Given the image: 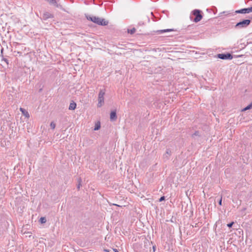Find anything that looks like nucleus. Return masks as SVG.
<instances>
[{"label": "nucleus", "mask_w": 252, "mask_h": 252, "mask_svg": "<svg viewBox=\"0 0 252 252\" xmlns=\"http://www.w3.org/2000/svg\"><path fill=\"white\" fill-rule=\"evenodd\" d=\"M87 19L101 26H106L108 24V21H106L103 18L94 16H88Z\"/></svg>", "instance_id": "nucleus-1"}, {"label": "nucleus", "mask_w": 252, "mask_h": 252, "mask_svg": "<svg viewBox=\"0 0 252 252\" xmlns=\"http://www.w3.org/2000/svg\"><path fill=\"white\" fill-rule=\"evenodd\" d=\"M190 18L195 23L199 22L202 18L201 11L198 9L193 10L190 16Z\"/></svg>", "instance_id": "nucleus-2"}, {"label": "nucleus", "mask_w": 252, "mask_h": 252, "mask_svg": "<svg viewBox=\"0 0 252 252\" xmlns=\"http://www.w3.org/2000/svg\"><path fill=\"white\" fill-rule=\"evenodd\" d=\"M216 57L222 60H231L233 59L234 57L242 58L243 56L241 55L236 57V56H233L231 54L229 53H225L222 54H219Z\"/></svg>", "instance_id": "nucleus-3"}, {"label": "nucleus", "mask_w": 252, "mask_h": 252, "mask_svg": "<svg viewBox=\"0 0 252 252\" xmlns=\"http://www.w3.org/2000/svg\"><path fill=\"white\" fill-rule=\"evenodd\" d=\"M251 23V20L249 19L244 20L242 21L238 22L235 26V28L242 29L248 27Z\"/></svg>", "instance_id": "nucleus-4"}, {"label": "nucleus", "mask_w": 252, "mask_h": 252, "mask_svg": "<svg viewBox=\"0 0 252 252\" xmlns=\"http://www.w3.org/2000/svg\"><path fill=\"white\" fill-rule=\"evenodd\" d=\"M105 91L103 90H100L98 94L97 106L100 107L104 103V95Z\"/></svg>", "instance_id": "nucleus-5"}, {"label": "nucleus", "mask_w": 252, "mask_h": 252, "mask_svg": "<svg viewBox=\"0 0 252 252\" xmlns=\"http://www.w3.org/2000/svg\"><path fill=\"white\" fill-rule=\"evenodd\" d=\"M252 12V6L249 8H243L236 11L237 13H249Z\"/></svg>", "instance_id": "nucleus-6"}, {"label": "nucleus", "mask_w": 252, "mask_h": 252, "mask_svg": "<svg viewBox=\"0 0 252 252\" xmlns=\"http://www.w3.org/2000/svg\"><path fill=\"white\" fill-rule=\"evenodd\" d=\"M54 18V15L52 13L48 12H45L42 15V19L43 20H47L48 19H52Z\"/></svg>", "instance_id": "nucleus-7"}, {"label": "nucleus", "mask_w": 252, "mask_h": 252, "mask_svg": "<svg viewBox=\"0 0 252 252\" xmlns=\"http://www.w3.org/2000/svg\"><path fill=\"white\" fill-rule=\"evenodd\" d=\"M46 1H47L48 3L52 6H54L57 8H61L62 5L60 4H59L58 3V1L57 0H45Z\"/></svg>", "instance_id": "nucleus-8"}, {"label": "nucleus", "mask_w": 252, "mask_h": 252, "mask_svg": "<svg viewBox=\"0 0 252 252\" xmlns=\"http://www.w3.org/2000/svg\"><path fill=\"white\" fill-rule=\"evenodd\" d=\"M172 152L171 150L167 149L165 153L163 155V158L165 159H168L169 157L171 155Z\"/></svg>", "instance_id": "nucleus-9"}, {"label": "nucleus", "mask_w": 252, "mask_h": 252, "mask_svg": "<svg viewBox=\"0 0 252 252\" xmlns=\"http://www.w3.org/2000/svg\"><path fill=\"white\" fill-rule=\"evenodd\" d=\"M117 114L116 111H113L110 113V119L111 121H115L117 119Z\"/></svg>", "instance_id": "nucleus-10"}, {"label": "nucleus", "mask_w": 252, "mask_h": 252, "mask_svg": "<svg viewBox=\"0 0 252 252\" xmlns=\"http://www.w3.org/2000/svg\"><path fill=\"white\" fill-rule=\"evenodd\" d=\"M20 111H21L22 113L27 118L30 117V115L28 111H27L26 110H25L24 108H20Z\"/></svg>", "instance_id": "nucleus-11"}, {"label": "nucleus", "mask_w": 252, "mask_h": 252, "mask_svg": "<svg viewBox=\"0 0 252 252\" xmlns=\"http://www.w3.org/2000/svg\"><path fill=\"white\" fill-rule=\"evenodd\" d=\"M76 104L73 102L72 103H70L69 106V110H74L76 108Z\"/></svg>", "instance_id": "nucleus-12"}, {"label": "nucleus", "mask_w": 252, "mask_h": 252, "mask_svg": "<svg viewBox=\"0 0 252 252\" xmlns=\"http://www.w3.org/2000/svg\"><path fill=\"white\" fill-rule=\"evenodd\" d=\"M172 31H173L172 29H165V30H158L157 31V32H158V33H163L165 32H171Z\"/></svg>", "instance_id": "nucleus-13"}, {"label": "nucleus", "mask_w": 252, "mask_h": 252, "mask_svg": "<svg viewBox=\"0 0 252 252\" xmlns=\"http://www.w3.org/2000/svg\"><path fill=\"white\" fill-rule=\"evenodd\" d=\"M252 108V102L247 106L242 109V111H246Z\"/></svg>", "instance_id": "nucleus-14"}, {"label": "nucleus", "mask_w": 252, "mask_h": 252, "mask_svg": "<svg viewBox=\"0 0 252 252\" xmlns=\"http://www.w3.org/2000/svg\"><path fill=\"white\" fill-rule=\"evenodd\" d=\"M117 47L120 49H125L126 46L125 44L119 43L117 45Z\"/></svg>", "instance_id": "nucleus-15"}, {"label": "nucleus", "mask_w": 252, "mask_h": 252, "mask_svg": "<svg viewBox=\"0 0 252 252\" xmlns=\"http://www.w3.org/2000/svg\"><path fill=\"white\" fill-rule=\"evenodd\" d=\"M100 123L98 122L97 123H96L95 124L94 128V130H98L100 128Z\"/></svg>", "instance_id": "nucleus-16"}, {"label": "nucleus", "mask_w": 252, "mask_h": 252, "mask_svg": "<svg viewBox=\"0 0 252 252\" xmlns=\"http://www.w3.org/2000/svg\"><path fill=\"white\" fill-rule=\"evenodd\" d=\"M135 31H136V29L134 28H132L131 30H127V32L131 34H133L135 32Z\"/></svg>", "instance_id": "nucleus-17"}, {"label": "nucleus", "mask_w": 252, "mask_h": 252, "mask_svg": "<svg viewBox=\"0 0 252 252\" xmlns=\"http://www.w3.org/2000/svg\"><path fill=\"white\" fill-rule=\"evenodd\" d=\"M40 221L41 223H45L46 221V219L44 217H41L40 219Z\"/></svg>", "instance_id": "nucleus-18"}, {"label": "nucleus", "mask_w": 252, "mask_h": 252, "mask_svg": "<svg viewBox=\"0 0 252 252\" xmlns=\"http://www.w3.org/2000/svg\"><path fill=\"white\" fill-rule=\"evenodd\" d=\"M50 126L52 129H54L56 127V124L53 122H52L50 124Z\"/></svg>", "instance_id": "nucleus-19"}, {"label": "nucleus", "mask_w": 252, "mask_h": 252, "mask_svg": "<svg viewBox=\"0 0 252 252\" xmlns=\"http://www.w3.org/2000/svg\"><path fill=\"white\" fill-rule=\"evenodd\" d=\"M165 200V196H161V197L159 198V202H161V201H163V200Z\"/></svg>", "instance_id": "nucleus-20"}, {"label": "nucleus", "mask_w": 252, "mask_h": 252, "mask_svg": "<svg viewBox=\"0 0 252 252\" xmlns=\"http://www.w3.org/2000/svg\"><path fill=\"white\" fill-rule=\"evenodd\" d=\"M234 224V222H231L228 224H227V226L229 228L231 227L233 225V224Z\"/></svg>", "instance_id": "nucleus-21"}, {"label": "nucleus", "mask_w": 252, "mask_h": 252, "mask_svg": "<svg viewBox=\"0 0 252 252\" xmlns=\"http://www.w3.org/2000/svg\"><path fill=\"white\" fill-rule=\"evenodd\" d=\"M199 132L198 131H195V132H194V133L192 135V136H193L194 135L198 136V135H199Z\"/></svg>", "instance_id": "nucleus-22"}, {"label": "nucleus", "mask_w": 252, "mask_h": 252, "mask_svg": "<svg viewBox=\"0 0 252 252\" xmlns=\"http://www.w3.org/2000/svg\"><path fill=\"white\" fill-rule=\"evenodd\" d=\"M219 204L220 205H221V204H222V197H221L220 199L219 200Z\"/></svg>", "instance_id": "nucleus-23"}, {"label": "nucleus", "mask_w": 252, "mask_h": 252, "mask_svg": "<svg viewBox=\"0 0 252 252\" xmlns=\"http://www.w3.org/2000/svg\"><path fill=\"white\" fill-rule=\"evenodd\" d=\"M104 252H110V250H108V249H104Z\"/></svg>", "instance_id": "nucleus-24"}, {"label": "nucleus", "mask_w": 252, "mask_h": 252, "mask_svg": "<svg viewBox=\"0 0 252 252\" xmlns=\"http://www.w3.org/2000/svg\"><path fill=\"white\" fill-rule=\"evenodd\" d=\"M156 246H153V251H154V252L155 251V250H156Z\"/></svg>", "instance_id": "nucleus-25"}, {"label": "nucleus", "mask_w": 252, "mask_h": 252, "mask_svg": "<svg viewBox=\"0 0 252 252\" xmlns=\"http://www.w3.org/2000/svg\"><path fill=\"white\" fill-rule=\"evenodd\" d=\"M113 251H114L115 252H119V251H118V250L116 249H113Z\"/></svg>", "instance_id": "nucleus-26"}, {"label": "nucleus", "mask_w": 252, "mask_h": 252, "mask_svg": "<svg viewBox=\"0 0 252 252\" xmlns=\"http://www.w3.org/2000/svg\"><path fill=\"white\" fill-rule=\"evenodd\" d=\"M146 19H147V21H148V22H150V19H149V17H146Z\"/></svg>", "instance_id": "nucleus-27"}, {"label": "nucleus", "mask_w": 252, "mask_h": 252, "mask_svg": "<svg viewBox=\"0 0 252 252\" xmlns=\"http://www.w3.org/2000/svg\"><path fill=\"white\" fill-rule=\"evenodd\" d=\"M81 186V184L80 183H79L78 185V187H77V188L79 189L80 188V186Z\"/></svg>", "instance_id": "nucleus-28"}, {"label": "nucleus", "mask_w": 252, "mask_h": 252, "mask_svg": "<svg viewBox=\"0 0 252 252\" xmlns=\"http://www.w3.org/2000/svg\"><path fill=\"white\" fill-rule=\"evenodd\" d=\"M139 24L140 25H143V24H144V23H142V22H139Z\"/></svg>", "instance_id": "nucleus-29"}, {"label": "nucleus", "mask_w": 252, "mask_h": 252, "mask_svg": "<svg viewBox=\"0 0 252 252\" xmlns=\"http://www.w3.org/2000/svg\"><path fill=\"white\" fill-rule=\"evenodd\" d=\"M17 53H18V54H21V52H17Z\"/></svg>", "instance_id": "nucleus-30"}, {"label": "nucleus", "mask_w": 252, "mask_h": 252, "mask_svg": "<svg viewBox=\"0 0 252 252\" xmlns=\"http://www.w3.org/2000/svg\"><path fill=\"white\" fill-rule=\"evenodd\" d=\"M251 18L252 19V17Z\"/></svg>", "instance_id": "nucleus-31"}]
</instances>
